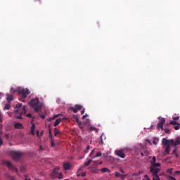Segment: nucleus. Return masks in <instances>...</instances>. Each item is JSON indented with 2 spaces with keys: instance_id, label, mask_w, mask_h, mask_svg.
Instances as JSON below:
<instances>
[{
  "instance_id": "1",
  "label": "nucleus",
  "mask_w": 180,
  "mask_h": 180,
  "mask_svg": "<svg viewBox=\"0 0 180 180\" xmlns=\"http://www.w3.org/2000/svg\"><path fill=\"white\" fill-rule=\"evenodd\" d=\"M23 112L26 114V105H23L22 108V103H18L16 105V110L14 111L15 117H16V119H22Z\"/></svg>"
},
{
  "instance_id": "2",
  "label": "nucleus",
  "mask_w": 180,
  "mask_h": 180,
  "mask_svg": "<svg viewBox=\"0 0 180 180\" xmlns=\"http://www.w3.org/2000/svg\"><path fill=\"white\" fill-rule=\"evenodd\" d=\"M10 155L12 157L13 160H19V158L23 155V153L20 151L11 150Z\"/></svg>"
},
{
  "instance_id": "3",
  "label": "nucleus",
  "mask_w": 180,
  "mask_h": 180,
  "mask_svg": "<svg viewBox=\"0 0 180 180\" xmlns=\"http://www.w3.org/2000/svg\"><path fill=\"white\" fill-rule=\"evenodd\" d=\"M18 94V95H22V98H26L27 95L30 94V91H29V89H19Z\"/></svg>"
},
{
  "instance_id": "4",
  "label": "nucleus",
  "mask_w": 180,
  "mask_h": 180,
  "mask_svg": "<svg viewBox=\"0 0 180 180\" xmlns=\"http://www.w3.org/2000/svg\"><path fill=\"white\" fill-rule=\"evenodd\" d=\"M162 144H163V146H169V144H172V146H174V147H176V143H175V141H174V139H171V140H167L165 138H163L162 140Z\"/></svg>"
},
{
  "instance_id": "5",
  "label": "nucleus",
  "mask_w": 180,
  "mask_h": 180,
  "mask_svg": "<svg viewBox=\"0 0 180 180\" xmlns=\"http://www.w3.org/2000/svg\"><path fill=\"white\" fill-rule=\"evenodd\" d=\"M158 119H160V120L159 121L157 125V129L158 130H160V129H161V130H164V124H165V118H161L159 117Z\"/></svg>"
},
{
  "instance_id": "6",
  "label": "nucleus",
  "mask_w": 180,
  "mask_h": 180,
  "mask_svg": "<svg viewBox=\"0 0 180 180\" xmlns=\"http://www.w3.org/2000/svg\"><path fill=\"white\" fill-rule=\"evenodd\" d=\"M39 102H40V101L37 98H32L30 101V106H32V108H34V106L39 105Z\"/></svg>"
},
{
  "instance_id": "7",
  "label": "nucleus",
  "mask_w": 180,
  "mask_h": 180,
  "mask_svg": "<svg viewBox=\"0 0 180 180\" xmlns=\"http://www.w3.org/2000/svg\"><path fill=\"white\" fill-rule=\"evenodd\" d=\"M150 171L153 176L158 175V173L160 172V169L155 168L154 167H150Z\"/></svg>"
},
{
  "instance_id": "8",
  "label": "nucleus",
  "mask_w": 180,
  "mask_h": 180,
  "mask_svg": "<svg viewBox=\"0 0 180 180\" xmlns=\"http://www.w3.org/2000/svg\"><path fill=\"white\" fill-rule=\"evenodd\" d=\"M115 154L118 157H120V158H126V155L124 154V152H123V150H116Z\"/></svg>"
},
{
  "instance_id": "9",
  "label": "nucleus",
  "mask_w": 180,
  "mask_h": 180,
  "mask_svg": "<svg viewBox=\"0 0 180 180\" xmlns=\"http://www.w3.org/2000/svg\"><path fill=\"white\" fill-rule=\"evenodd\" d=\"M3 164L6 165L7 168H9V169H13V165H12V162L8 160H3Z\"/></svg>"
},
{
  "instance_id": "10",
  "label": "nucleus",
  "mask_w": 180,
  "mask_h": 180,
  "mask_svg": "<svg viewBox=\"0 0 180 180\" xmlns=\"http://www.w3.org/2000/svg\"><path fill=\"white\" fill-rule=\"evenodd\" d=\"M58 175V172H57V169H53L52 173H51L50 176L52 179H56Z\"/></svg>"
},
{
  "instance_id": "11",
  "label": "nucleus",
  "mask_w": 180,
  "mask_h": 180,
  "mask_svg": "<svg viewBox=\"0 0 180 180\" xmlns=\"http://www.w3.org/2000/svg\"><path fill=\"white\" fill-rule=\"evenodd\" d=\"M63 169H65V171H68V169H71V164H70V162L64 163Z\"/></svg>"
},
{
  "instance_id": "12",
  "label": "nucleus",
  "mask_w": 180,
  "mask_h": 180,
  "mask_svg": "<svg viewBox=\"0 0 180 180\" xmlns=\"http://www.w3.org/2000/svg\"><path fill=\"white\" fill-rule=\"evenodd\" d=\"M34 130H36V125L34 124V123H32L31 126V130H30V134H32V136H34L36 134V133L34 132Z\"/></svg>"
},
{
  "instance_id": "13",
  "label": "nucleus",
  "mask_w": 180,
  "mask_h": 180,
  "mask_svg": "<svg viewBox=\"0 0 180 180\" xmlns=\"http://www.w3.org/2000/svg\"><path fill=\"white\" fill-rule=\"evenodd\" d=\"M41 107H42L41 105H35V106L34 107V111H35L37 113H39L40 112H41Z\"/></svg>"
},
{
  "instance_id": "14",
  "label": "nucleus",
  "mask_w": 180,
  "mask_h": 180,
  "mask_svg": "<svg viewBox=\"0 0 180 180\" xmlns=\"http://www.w3.org/2000/svg\"><path fill=\"white\" fill-rule=\"evenodd\" d=\"M48 130H49V137L51 139H53V133H52V130H51V125L49 124L48 126Z\"/></svg>"
},
{
  "instance_id": "15",
  "label": "nucleus",
  "mask_w": 180,
  "mask_h": 180,
  "mask_svg": "<svg viewBox=\"0 0 180 180\" xmlns=\"http://www.w3.org/2000/svg\"><path fill=\"white\" fill-rule=\"evenodd\" d=\"M6 101L7 102H12V101H13V96L11 95V94H7L6 96Z\"/></svg>"
},
{
  "instance_id": "16",
  "label": "nucleus",
  "mask_w": 180,
  "mask_h": 180,
  "mask_svg": "<svg viewBox=\"0 0 180 180\" xmlns=\"http://www.w3.org/2000/svg\"><path fill=\"white\" fill-rule=\"evenodd\" d=\"M14 127L15 129H22L23 128V124L21 123L17 122L14 124Z\"/></svg>"
},
{
  "instance_id": "17",
  "label": "nucleus",
  "mask_w": 180,
  "mask_h": 180,
  "mask_svg": "<svg viewBox=\"0 0 180 180\" xmlns=\"http://www.w3.org/2000/svg\"><path fill=\"white\" fill-rule=\"evenodd\" d=\"M61 120H63L61 118H58L53 124L54 127H56V126H58L60 123H61Z\"/></svg>"
},
{
  "instance_id": "18",
  "label": "nucleus",
  "mask_w": 180,
  "mask_h": 180,
  "mask_svg": "<svg viewBox=\"0 0 180 180\" xmlns=\"http://www.w3.org/2000/svg\"><path fill=\"white\" fill-rule=\"evenodd\" d=\"M100 171H101V172H108V174H110V169H109L106 167H103V168L101 169Z\"/></svg>"
},
{
  "instance_id": "19",
  "label": "nucleus",
  "mask_w": 180,
  "mask_h": 180,
  "mask_svg": "<svg viewBox=\"0 0 180 180\" xmlns=\"http://www.w3.org/2000/svg\"><path fill=\"white\" fill-rule=\"evenodd\" d=\"M58 134H61V131L60 129L55 128L54 129V136H58Z\"/></svg>"
},
{
  "instance_id": "20",
  "label": "nucleus",
  "mask_w": 180,
  "mask_h": 180,
  "mask_svg": "<svg viewBox=\"0 0 180 180\" xmlns=\"http://www.w3.org/2000/svg\"><path fill=\"white\" fill-rule=\"evenodd\" d=\"M9 109H11V103H6L4 105V110H9Z\"/></svg>"
},
{
  "instance_id": "21",
  "label": "nucleus",
  "mask_w": 180,
  "mask_h": 180,
  "mask_svg": "<svg viewBox=\"0 0 180 180\" xmlns=\"http://www.w3.org/2000/svg\"><path fill=\"white\" fill-rule=\"evenodd\" d=\"M169 151H171V147L169 146H167L165 148L166 154H169Z\"/></svg>"
},
{
  "instance_id": "22",
  "label": "nucleus",
  "mask_w": 180,
  "mask_h": 180,
  "mask_svg": "<svg viewBox=\"0 0 180 180\" xmlns=\"http://www.w3.org/2000/svg\"><path fill=\"white\" fill-rule=\"evenodd\" d=\"M89 130L90 131H96V133H98V129H96V127H90L89 128Z\"/></svg>"
},
{
  "instance_id": "23",
  "label": "nucleus",
  "mask_w": 180,
  "mask_h": 180,
  "mask_svg": "<svg viewBox=\"0 0 180 180\" xmlns=\"http://www.w3.org/2000/svg\"><path fill=\"white\" fill-rule=\"evenodd\" d=\"M174 144H176V146L180 145V137L176 138V141L174 142Z\"/></svg>"
},
{
  "instance_id": "24",
  "label": "nucleus",
  "mask_w": 180,
  "mask_h": 180,
  "mask_svg": "<svg viewBox=\"0 0 180 180\" xmlns=\"http://www.w3.org/2000/svg\"><path fill=\"white\" fill-rule=\"evenodd\" d=\"M75 108L77 110V111L81 110L82 109V105L77 104L75 105Z\"/></svg>"
},
{
  "instance_id": "25",
  "label": "nucleus",
  "mask_w": 180,
  "mask_h": 180,
  "mask_svg": "<svg viewBox=\"0 0 180 180\" xmlns=\"http://www.w3.org/2000/svg\"><path fill=\"white\" fill-rule=\"evenodd\" d=\"M92 162V160H89L88 162H84V167H88L90 165V164Z\"/></svg>"
},
{
  "instance_id": "26",
  "label": "nucleus",
  "mask_w": 180,
  "mask_h": 180,
  "mask_svg": "<svg viewBox=\"0 0 180 180\" xmlns=\"http://www.w3.org/2000/svg\"><path fill=\"white\" fill-rule=\"evenodd\" d=\"M153 180H161V179H160V176H158V174L153 175Z\"/></svg>"
},
{
  "instance_id": "27",
  "label": "nucleus",
  "mask_w": 180,
  "mask_h": 180,
  "mask_svg": "<svg viewBox=\"0 0 180 180\" xmlns=\"http://www.w3.org/2000/svg\"><path fill=\"white\" fill-rule=\"evenodd\" d=\"M56 178H58V179H63V178H64L63 176V173H58V176Z\"/></svg>"
},
{
  "instance_id": "28",
  "label": "nucleus",
  "mask_w": 180,
  "mask_h": 180,
  "mask_svg": "<svg viewBox=\"0 0 180 180\" xmlns=\"http://www.w3.org/2000/svg\"><path fill=\"white\" fill-rule=\"evenodd\" d=\"M169 124H173V126H176L178 122L176 121H170Z\"/></svg>"
},
{
  "instance_id": "29",
  "label": "nucleus",
  "mask_w": 180,
  "mask_h": 180,
  "mask_svg": "<svg viewBox=\"0 0 180 180\" xmlns=\"http://www.w3.org/2000/svg\"><path fill=\"white\" fill-rule=\"evenodd\" d=\"M58 116H60V114H57L53 116L52 118H50V120H54V119H57V117H58Z\"/></svg>"
},
{
  "instance_id": "30",
  "label": "nucleus",
  "mask_w": 180,
  "mask_h": 180,
  "mask_svg": "<svg viewBox=\"0 0 180 180\" xmlns=\"http://www.w3.org/2000/svg\"><path fill=\"white\" fill-rule=\"evenodd\" d=\"M96 157H102V153L98 152L94 156V158H96Z\"/></svg>"
},
{
  "instance_id": "31",
  "label": "nucleus",
  "mask_w": 180,
  "mask_h": 180,
  "mask_svg": "<svg viewBox=\"0 0 180 180\" xmlns=\"http://www.w3.org/2000/svg\"><path fill=\"white\" fill-rule=\"evenodd\" d=\"M89 148H91V146H88L86 148V150L84 151L85 154H88V153L89 152Z\"/></svg>"
},
{
  "instance_id": "32",
  "label": "nucleus",
  "mask_w": 180,
  "mask_h": 180,
  "mask_svg": "<svg viewBox=\"0 0 180 180\" xmlns=\"http://www.w3.org/2000/svg\"><path fill=\"white\" fill-rule=\"evenodd\" d=\"M172 170H173L172 168H169L167 170V173L172 175Z\"/></svg>"
},
{
  "instance_id": "33",
  "label": "nucleus",
  "mask_w": 180,
  "mask_h": 180,
  "mask_svg": "<svg viewBox=\"0 0 180 180\" xmlns=\"http://www.w3.org/2000/svg\"><path fill=\"white\" fill-rule=\"evenodd\" d=\"M43 151H44V148L42 146H39V153H43Z\"/></svg>"
},
{
  "instance_id": "34",
  "label": "nucleus",
  "mask_w": 180,
  "mask_h": 180,
  "mask_svg": "<svg viewBox=\"0 0 180 180\" xmlns=\"http://www.w3.org/2000/svg\"><path fill=\"white\" fill-rule=\"evenodd\" d=\"M72 110H73L74 113H77L78 110L75 107H71Z\"/></svg>"
},
{
  "instance_id": "35",
  "label": "nucleus",
  "mask_w": 180,
  "mask_h": 180,
  "mask_svg": "<svg viewBox=\"0 0 180 180\" xmlns=\"http://www.w3.org/2000/svg\"><path fill=\"white\" fill-rule=\"evenodd\" d=\"M98 171H99L98 169H94L91 170V172H93V174H98Z\"/></svg>"
},
{
  "instance_id": "36",
  "label": "nucleus",
  "mask_w": 180,
  "mask_h": 180,
  "mask_svg": "<svg viewBox=\"0 0 180 180\" xmlns=\"http://www.w3.org/2000/svg\"><path fill=\"white\" fill-rule=\"evenodd\" d=\"M37 137H38V139H41V136L40 135V132L39 131H37Z\"/></svg>"
},
{
  "instance_id": "37",
  "label": "nucleus",
  "mask_w": 180,
  "mask_h": 180,
  "mask_svg": "<svg viewBox=\"0 0 180 180\" xmlns=\"http://www.w3.org/2000/svg\"><path fill=\"white\" fill-rule=\"evenodd\" d=\"M143 180H150L148 175H147V174L144 175Z\"/></svg>"
},
{
  "instance_id": "38",
  "label": "nucleus",
  "mask_w": 180,
  "mask_h": 180,
  "mask_svg": "<svg viewBox=\"0 0 180 180\" xmlns=\"http://www.w3.org/2000/svg\"><path fill=\"white\" fill-rule=\"evenodd\" d=\"M163 130L165 131V133H167V134H168V133H169V131H170L169 129H168V128L163 129Z\"/></svg>"
},
{
  "instance_id": "39",
  "label": "nucleus",
  "mask_w": 180,
  "mask_h": 180,
  "mask_svg": "<svg viewBox=\"0 0 180 180\" xmlns=\"http://www.w3.org/2000/svg\"><path fill=\"white\" fill-rule=\"evenodd\" d=\"M126 176H127V174H120V178L122 179H124V178H126Z\"/></svg>"
},
{
  "instance_id": "40",
  "label": "nucleus",
  "mask_w": 180,
  "mask_h": 180,
  "mask_svg": "<svg viewBox=\"0 0 180 180\" xmlns=\"http://www.w3.org/2000/svg\"><path fill=\"white\" fill-rule=\"evenodd\" d=\"M152 161H153V164H155V162H156V161H157V159H156L155 156H153V157Z\"/></svg>"
},
{
  "instance_id": "41",
  "label": "nucleus",
  "mask_w": 180,
  "mask_h": 180,
  "mask_svg": "<svg viewBox=\"0 0 180 180\" xmlns=\"http://www.w3.org/2000/svg\"><path fill=\"white\" fill-rule=\"evenodd\" d=\"M168 179H169V180H176V179H175V177H173V176H168Z\"/></svg>"
},
{
  "instance_id": "42",
  "label": "nucleus",
  "mask_w": 180,
  "mask_h": 180,
  "mask_svg": "<svg viewBox=\"0 0 180 180\" xmlns=\"http://www.w3.org/2000/svg\"><path fill=\"white\" fill-rule=\"evenodd\" d=\"M153 167H161V164L160 163H153Z\"/></svg>"
},
{
  "instance_id": "43",
  "label": "nucleus",
  "mask_w": 180,
  "mask_h": 180,
  "mask_svg": "<svg viewBox=\"0 0 180 180\" xmlns=\"http://www.w3.org/2000/svg\"><path fill=\"white\" fill-rule=\"evenodd\" d=\"M102 137H103V134H102L100 136L101 145L103 144V139H102Z\"/></svg>"
},
{
  "instance_id": "44",
  "label": "nucleus",
  "mask_w": 180,
  "mask_h": 180,
  "mask_svg": "<svg viewBox=\"0 0 180 180\" xmlns=\"http://www.w3.org/2000/svg\"><path fill=\"white\" fill-rule=\"evenodd\" d=\"M115 175L116 178H119V176H120L121 174L117 172H115Z\"/></svg>"
},
{
  "instance_id": "45",
  "label": "nucleus",
  "mask_w": 180,
  "mask_h": 180,
  "mask_svg": "<svg viewBox=\"0 0 180 180\" xmlns=\"http://www.w3.org/2000/svg\"><path fill=\"white\" fill-rule=\"evenodd\" d=\"M178 124L177 126L174 127V130H179V128H180L179 124Z\"/></svg>"
},
{
  "instance_id": "46",
  "label": "nucleus",
  "mask_w": 180,
  "mask_h": 180,
  "mask_svg": "<svg viewBox=\"0 0 180 180\" xmlns=\"http://www.w3.org/2000/svg\"><path fill=\"white\" fill-rule=\"evenodd\" d=\"M54 146H56V143H54V141H51V147H54Z\"/></svg>"
},
{
  "instance_id": "47",
  "label": "nucleus",
  "mask_w": 180,
  "mask_h": 180,
  "mask_svg": "<svg viewBox=\"0 0 180 180\" xmlns=\"http://www.w3.org/2000/svg\"><path fill=\"white\" fill-rule=\"evenodd\" d=\"M81 176L84 177V176H86V172H82L81 174Z\"/></svg>"
},
{
  "instance_id": "48",
  "label": "nucleus",
  "mask_w": 180,
  "mask_h": 180,
  "mask_svg": "<svg viewBox=\"0 0 180 180\" xmlns=\"http://www.w3.org/2000/svg\"><path fill=\"white\" fill-rule=\"evenodd\" d=\"M39 115H40L41 119H46V115H41V114H39Z\"/></svg>"
},
{
  "instance_id": "49",
  "label": "nucleus",
  "mask_w": 180,
  "mask_h": 180,
  "mask_svg": "<svg viewBox=\"0 0 180 180\" xmlns=\"http://www.w3.org/2000/svg\"><path fill=\"white\" fill-rule=\"evenodd\" d=\"M86 117H88V114H86L82 116V119H86Z\"/></svg>"
},
{
  "instance_id": "50",
  "label": "nucleus",
  "mask_w": 180,
  "mask_h": 180,
  "mask_svg": "<svg viewBox=\"0 0 180 180\" xmlns=\"http://www.w3.org/2000/svg\"><path fill=\"white\" fill-rule=\"evenodd\" d=\"M94 164H96V165L99 164V165H101V164H102V162H100L99 163H98V161H94Z\"/></svg>"
},
{
  "instance_id": "51",
  "label": "nucleus",
  "mask_w": 180,
  "mask_h": 180,
  "mask_svg": "<svg viewBox=\"0 0 180 180\" xmlns=\"http://www.w3.org/2000/svg\"><path fill=\"white\" fill-rule=\"evenodd\" d=\"M32 113L27 114V117H32Z\"/></svg>"
},
{
  "instance_id": "52",
  "label": "nucleus",
  "mask_w": 180,
  "mask_h": 180,
  "mask_svg": "<svg viewBox=\"0 0 180 180\" xmlns=\"http://www.w3.org/2000/svg\"><path fill=\"white\" fill-rule=\"evenodd\" d=\"M95 150H93L91 153H90V157H92V155H94V153Z\"/></svg>"
},
{
  "instance_id": "53",
  "label": "nucleus",
  "mask_w": 180,
  "mask_h": 180,
  "mask_svg": "<svg viewBox=\"0 0 180 180\" xmlns=\"http://www.w3.org/2000/svg\"><path fill=\"white\" fill-rule=\"evenodd\" d=\"M173 120H179V117H174Z\"/></svg>"
},
{
  "instance_id": "54",
  "label": "nucleus",
  "mask_w": 180,
  "mask_h": 180,
  "mask_svg": "<svg viewBox=\"0 0 180 180\" xmlns=\"http://www.w3.org/2000/svg\"><path fill=\"white\" fill-rule=\"evenodd\" d=\"M44 134V131H41L40 134L41 137H42Z\"/></svg>"
},
{
  "instance_id": "55",
  "label": "nucleus",
  "mask_w": 180,
  "mask_h": 180,
  "mask_svg": "<svg viewBox=\"0 0 180 180\" xmlns=\"http://www.w3.org/2000/svg\"><path fill=\"white\" fill-rule=\"evenodd\" d=\"M4 143V141H2V139H1V137H0V146H1V144H3Z\"/></svg>"
},
{
  "instance_id": "56",
  "label": "nucleus",
  "mask_w": 180,
  "mask_h": 180,
  "mask_svg": "<svg viewBox=\"0 0 180 180\" xmlns=\"http://www.w3.org/2000/svg\"><path fill=\"white\" fill-rule=\"evenodd\" d=\"M84 113H85V109H83V110L81 111V115H84Z\"/></svg>"
},
{
  "instance_id": "57",
  "label": "nucleus",
  "mask_w": 180,
  "mask_h": 180,
  "mask_svg": "<svg viewBox=\"0 0 180 180\" xmlns=\"http://www.w3.org/2000/svg\"><path fill=\"white\" fill-rule=\"evenodd\" d=\"M7 113H8V115L9 116H12V115H13L12 112H7Z\"/></svg>"
},
{
  "instance_id": "58",
  "label": "nucleus",
  "mask_w": 180,
  "mask_h": 180,
  "mask_svg": "<svg viewBox=\"0 0 180 180\" xmlns=\"http://www.w3.org/2000/svg\"><path fill=\"white\" fill-rule=\"evenodd\" d=\"M172 154H176V149L173 150Z\"/></svg>"
},
{
  "instance_id": "59",
  "label": "nucleus",
  "mask_w": 180,
  "mask_h": 180,
  "mask_svg": "<svg viewBox=\"0 0 180 180\" xmlns=\"http://www.w3.org/2000/svg\"><path fill=\"white\" fill-rule=\"evenodd\" d=\"M76 122H77V123H79V124L80 122H79V119H78V117L76 118Z\"/></svg>"
},
{
  "instance_id": "60",
  "label": "nucleus",
  "mask_w": 180,
  "mask_h": 180,
  "mask_svg": "<svg viewBox=\"0 0 180 180\" xmlns=\"http://www.w3.org/2000/svg\"><path fill=\"white\" fill-rule=\"evenodd\" d=\"M178 174H180V171H176L175 172V175H178Z\"/></svg>"
},
{
  "instance_id": "61",
  "label": "nucleus",
  "mask_w": 180,
  "mask_h": 180,
  "mask_svg": "<svg viewBox=\"0 0 180 180\" xmlns=\"http://www.w3.org/2000/svg\"><path fill=\"white\" fill-rule=\"evenodd\" d=\"M1 96H4V94H2L1 92H0V99H2Z\"/></svg>"
},
{
  "instance_id": "62",
  "label": "nucleus",
  "mask_w": 180,
  "mask_h": 180,
  "mask_svg": "<svg viewBox=\"0 0 180 180\" xmlns=\"http://www.w3.org/2000/svg\"><path fill=\"white\" fill-rule=\"evenodd\" d=\"M0 122L2 123V117L1 116V114H0Z\"/></svg>"
},
{
  "instance_id": "63",
  "label": "nucleus",
  "mask_w": 180,
  "mask_h": 180,
  "mask_svg": "<svg viewBox=\"0 0 180 180\" xmlns=\"http://www.w3.org/2000/svg\"><path fill=\"white\" fill-rule=\"evenodd\" d=\"M153 144H154L155 146H156V144H157V141H153Z\"/></svg>"
},
{
  "instance_id": "64",
  "label": "nucleus",
  "mask_w": 180,
  "mask_h": 180,
  "mask_svg": "<svg viewBox=\"0 0 180 180\" xmlns=\"http://www.w3.org/2000/svg\"><path fill=\"white\" fill-rule=\"evenodd\" d=\"M79 127H80V129H82V125L81 124V122H79Z\"/></svg>"
}]
</instances>
